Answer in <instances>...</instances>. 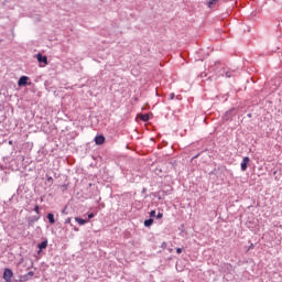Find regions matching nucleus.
Segmentation results:
<instances>
[{"label": "nucleus", "mask_w": 282, "mask_h": 282, "mask_svg": "<svg viewBox=\"0 0 282 282\" xmlns=\"http://www.w3.org/2000/svg\"><path fill=\"white\" fill-rule=\"evenodd\" d=\"M12 276H14V272H12V269H4V272H3L4 282H12Z\"/></svg>", "instance_id": "f257e3e1"}, {"label": "nucleus", "mask_w": 282, "mask_h": 282, "mask_svg": "<svg viewBox=\"0 0 282 282\" xmlns=\"http://www.w3.org/2000/svg\"><path fill=\"white\" fill-rule=\"evenodd\" d=\"M29 80H30V77L25 75L21 76L18 80V87H26Z\"/></svg>", "instance_id": "f03ea898"}, {"label": "nucleus", "mask_w": 282, "mask_h": 282, "mask_svg": "<svg viewBox=\"0 0 282 282\" xmlns=\"http://www.w3.org/2000/svg\"><path fill=\"white\" fill-rule=\"evenodd\" d=\"M248 164H250V158L249 156H245L242 159L241 164H240L241 171H248Z\"/></svg>", "instance_id": "7ed1b4c3"}, {"label": "nucleus", "mask_w": 282, "mask_h": 282, "mask_svg": "<svg viewBox=\"0 0 282 282\" xmlns=\"http://www.w3.org/2000/svg\"><path fill=\"white\" fill-rule=\"evenodd\" d=\"M34 276V271H29L26 274L20 276L21 282L30 281Z\"/></svg>", "instance_id": "20e7f679"}, {"label": "nucleus", "mask_w": 282, "mask_h": 282, "mask_svg": "<svg viewBox=\"0 0 282 282\" xmlns=\"http://www.w3.org/2000/svg\"><path fill=\"white\" fill-rule=\"evenodd\" d=\"M37 63H43V65H47V56L37 53L36 54Z\"/></svg>", "instance_id": "39448f33"}, {"label": "nucleus", "mask_w": 282, "mask_h": 282, "mask_svg": "<svg viewBox=\"0 0 282 282\" xmlns=\"http://www.w3.org/2000/svg\"><path fill=\"white\" fill-rule=\"evenodd\" d=\"M220 76H226V78H232V72L228 68H221Z\"/></svg>", "instance_id": "423d86ee"}, {"label": "nucleus", "mask_w": 282, "mask_h": 282, "mask_svg": "<svg viewBox=\"0 0 282 282\" xmlns=\"http://www.w3.org/2000/svg\"><path fill=\"white\" fill-rule=\"evenodd\" d=\"M37 248H39L37 254H41V252H43V250H45L47 248V239L40 242L37 245Z\"/></svg>", "instance_id": "0eeeda50"}, {"label": "nucleus", "mask_w": 282, "mask_h": 282, "mask_svg": "<svg viewBox=\"0 0 282 282\" xmlns=\"http://www.w3.org/2000/svg\"><path fill=\"white\" fill-rule=\"evenodd\" d=\"M95 144H98V145L105 144V135L99 134V135L95 137Z\"/></svg>", "instance_id": "6e6552de"}, {"label": "nucleus", "mask_w": 282, "mask_h": 282, "mask_svg": "<svg viewBox=\"0 0 282 282\" xmlns=\"http://www.w3.org/2000/svg\"><path fill=\"white\" fill-rule=\"evenodd\" d=\"M46 219H48L50 224H56V219H54V214L52 213L47 214Z\"/></svg>", "instance_id": "1a4fd4ad"}, {"label": "nucleus", "mask_w": 282, "mask_h": 282, "mask_svg": "<svg viewBox=\"0 0 282 282\" xmlns=\"http://www.w3.org/2000/svg\"><path fill=\"white\" fill-rule=\"evenodd\" d=\"M75 221H77V224H79V226H85V224H87V221H89V220L76 217Z\"/></svg>", "instance_id": "9d476101"}, {"label": "nucleus", "mask_w": 282, "mask_h": 282, "mask_svg": "<svg viewBox=\"0 0 282 282\" xmlns=\"http://www.w3.org/2000/svg\"><path fill=\"white\" fill-rule=\"evenodd\" d=\"M144 226H145V228H151V226H153V218L145 219Z\"/></svg>", "instance_id": "9b49d317"}, {"label": "nucleus", "mask_w": 282, "mask_h": 282, "mask_svg": "<svg viewBox=\"0 0 282 282\" xmlns=\"http://www.w3.org/2000/svg\"><path fill=\"white\" fill-rule=\"evenodd\" d=\"M217 3H219V0H210L207 6L208 8H213V6H217Z\"/></svg>", "instance_id": "f8f14e48"}, {"label": "nucleus", "mask_w": 282, "mask_h": 282, "mask_svg": "<svg viewBox=\"0 0 282 282\" xmlns=\"http://www.w3.org/2000/svg\"><path fill=\"white\" fill-rule=\"evenodd\" d=\"M141 120H142L143 122H149V115H142V116H141Z\"/></svg>", "instance_id": "ddd939ff"}, {"label": "nucleus", "mask_w": 282, "mask_h": 282, "mask_svg": "<svg viewBox=\"0 0 282 282\" xmlns=\"http://www.w3.org/2000/svg\"><path fill=\"white\" fill-rule=\"evenodd\" d=\"M47 182H48V184H54V178L52 176H48Z\"/></svg>", "instance_id": "4468645a"}, {"label": "nucleus", "mask_w": 282, "mask_h": 282, "mask_svg": "<svg viewBox=\"0 0 282 282\" xmlns=\"http://www.w3.org/2000/svg\"><path fill=\"white\" fill-rule=\"evenodd\" d=\"M94 217H96V214L94 213L88 214V219H94Z\"/></svg>", "instance_id": "2eb2a0df"}, {"label": "nucleus", "mask_w": 282, "mask_h": 282, "mask_svg": "<svg viewBox=\"0 0 282 282\" xmlns=\"http://www.w3.org/2000/svg\"><path fill=\"white\" fill-rule=\"evenodd\" d=\"M175 98V93L170 94L169 100H173Z\"/></svg>", "instance_id": "dca6fc26"}, {"label": "nucleus", "mask_w": 282, "mask_h": 282, "mask_svg": "<svg viewBox=\"0 0 282 282\" xmlns=\"http://www.w3.org/2000/svg\"><path fill=\"white\" fill-rule=\"evenodd\" d=\"M162 217H164V214H162V213H159V214L156 215V218H159V219H162Z\"/></svg>", "instance_id": "f3484780"}, {"label": "nucleus", "mask_w": 282, "mask_h": 282, "mask_svg": "<svg viewBox=\"0 0 282 282\" xmlns=\"http://www.w3.org/2000/svg\"><path fill=\"white\" fill-rule=\"evenodd\" d=\"M182 251H183L182 248H177V249H176V253H177V254H182Z\"/></svg>", "instance_id": "a211bd4d"}, {"label": "nucleus", "mask_w": 282, "mask_h": 282, "mask_svg": "<svg viewBox=\"0 0 282 282\" xmlns=\"http://www.w3.org/2000/svg\"><path fill=\"white\" fill-rule=\"evenodd\" d=\"M150 217H155V210L150 212Z\"/></svg>", "instance_id": "6ab92c4d"}, {"label": "nucleus", "mask_w": 282, "mask_h": 282, "mask_svg": "<svg viewBox=\"0 0 282 282\" xmlns=\"http://www.w3.org/2000/svg\"><path fill=\"white\" fill-rule=\"evenodd\" d=\"M65 224H72V218H66Z\"/></svg>", "instance_id": "aec40b11"}, {"label": "nucleus", "mask_w": 282, "mask_h": 282, "mask_svg": "<svg viewBox=\"0 0 282 282\" xmlns=\"http://www.w3.org/2000/svg\"><path fill=\"white\" fill-rule=\"evenodd\" d=\"M34 212H35V213H39V205H35Z\"/></svg>", "instance_id": "412c9836"}, {"label": "nucleus", "mask_w": 282, "mask_h": 282, "mask_svg": "<svg viewBox=\"0 0 282 282\" xmlns=\"http://www.w3.org/2000/svg\"><path fill=\"white\" fill-rule=\"evenodd\" d=\"M74 230H75L76 232H78V228L74 227Z\"/></svg>", "instance_id": "4be33fe9"}, {"label": "nucleus", "mask_w": 282, "mask_h": 282, "mask_svg": "<svg viewBox=\"0 0 282 282\" xmlns=\"http://www.w3.org/2000/svg\"><path fill=\"white\" fill-rule=\"evenodd\" d=\"M166 246V242H163V247H165Z\"/></svg>", "instance_id": "5701e85b"}]
</instances>
